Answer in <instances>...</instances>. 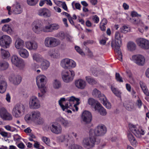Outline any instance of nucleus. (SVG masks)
<instances>
[{
    "instance_id": "f257e3e1",
    "label": "nucleus",
    "mask_w": 149,
    "mask_h": 149,
    "mask_svg": "<svg viewBox=\"0 0 149 149\" xmlns=\"http://www.w3.org/2000/svg\"><path fill=\"white\" fill-rule=\"evenodd\" d=\"M89 140L88 139L85 138L83 141L82 144L85 147L89 146L90 147H93L94 146L95 144H98L100 142V139L98 137H96L95 136L90 133Z\"/></svg>"
},
{
    "instance_id": "f03ea898",
    "label": "nucleus",
    "mask_w": 149,
    "mask_h": 149,
    "mask_svg": "<svg viewBox=\"0 0 149 149\" xmlns=\"http://www.w3.org/2000/svg\"><path fill=\"white\" fill-rule=\"evenodd\" d=\"M25 107L22 104H17L13 108L12 110L13 115L17 118L21 117L24 114Z\"/></svg>"
},
{
    "instance_id": "7ed1b4c3",
    "label": "nucleus",
    "mask_w": 149,
    "mask_h": 149,
    "mask_svg": "<svg viewBox=\"0 0 149 149\" xmlns=\"http://www.w3.org/2000/svg\"><path fill=\"white\" fill-rule=\"evenodd\" d=\"M107 130L106 126L104 125H99L94 130H91L89 133L93 136H101L104 135L107 132Z\"/></svg>"
},
{
    "instance_id": "20e7f679",
    "label": "nucleus",
    "mask_w": 149,
    "mask_h": 149,
    "mask_svg": "<svg viewBox=\"0 0 149 149\" xmlns=\"http://www.w3.org/2000/svg\"><path fill=\"white\" fill-rule=\"evenodd\" d=\"M45 45L47 47L51 48L56 47L60 43L59 40L54 37H48L45 40Z\"/></svg>"
},
{
    "instance_id": "39448f33",
    "label": "nucleus",
    "mask_w": 149,
    "mask_h": 149,
    "mask_svg": "<svg viewBox=\"0 0 149 149\" xmlns=\"http://www.w3.org/2000/svg\"><path fill=\"white\" fill-rule=\"evenodd\" d=\"M63 81L65 82L68 83L72 81L74 76V72L73 71L64 70L61 73Z\"/></svg>"
},
{
    "instance_id": "423d86ee",
    "label": "nucleus",
    "mask_w": 149,
    "mask_h": 149,
    "mask_svg": "<svg viewBox=\"0 0 149 149\" xmlns=\"http://www.w3.org/2000/svg\"><path fill=\"white\" fill-rule=\"evenodd\" d=\"M61 65L64 69H70L75 67L76 64L75 62L72 60L68 58H65L62 60Z\"/></svg>"
},
{
    "instance_id": "0eeeda50",
    "label": "nucleus",
    "mask_w": 149,
    "mask_h": 149,
    "mask_svg": "<svg viewBox=\"0 0 149 149\" xmlns=\"http://www.w3.org/2000/svg\"><path fill=\"white\" fill-rule=\"evenodd\" d=\"M11 42V39L8 36L3 35L0 38V45L4 48H8Z\"/></svg>"
},
{
    "instance_id": "6e6552de",
    "label": "nucleus",
    "mask_w": 149,
    "mask_h": 149,
    "mask_svg": "<svg viewBox=\"0 0 149 149\" xmlns=\"http://www.w3.org/2000/svg\"><path fill=\"white\" fill-rule=\"evenodd\" d=\"M131 60L137 65L140 66L143 65L145 62V59L144 57L140 54L132 56Z\"/></svg>"
},
{
    "instance_id": "1a4fd4ad",
    "label": "nucleus",
    "mask_w": 149,
    "mask_h": 149,
    "mask_svg": "<svg viewBox=\"0 0 149 149\" xmlns=\"http://www.w3.org/2000/svg\"><path fill=\"white\" fill-rule=\"evenodd\" d=\"M123 37L119 32H116L115 35V40L111 41V47L112 48L120 47L122 43L121 38Z\"/></svg>"
},
{
    "instance_id": "9d476101",
    "label": "nucleus",
    "mask_w": 149,
    "mask_h": 149,
    "mask_svg": "<svg viewBox=\"0 0 149 149\" xmlns=\"http://www.w3.org/2000/svg\"><path fill=\"white\" fill-rule=\"evenodd\" d=\"M11 61L13 64L20 69H22L25 66L23 60L16 55L12 56Z\"/></svg>"
},
{
    "instance_id": "9b49d317",
    "label": "nucleus",
    "mask_w": 149,
    "mask_h": 149,
    "mask_svg": "<svg viewBox=\"0 0 149 149\" xmlns=\"http://www.w3.org/2000/svg\"><path fill=\"white\" fill-rule=\"evenodd\" d=\"M29 104L30 108L33 109H38L40 106L39 100L36 97L34 96L30 98Z\"/></svg>"
},
{
    "instance_id": "f8f14e48",
    "label": "nucleus",
    "mask_w": 149,
    "mask_h": 149,
    "mask_svg": "<svg viewBox=\"0 0 149 149\" xmlns=\"http://www.w3.org/2000/svg\"><path fill=\"white\" fill-rule=\"evenodd\" d=\"M136 42L137 45L143 49H149V41L146 39L140 38L136 40Z\"/></svg>"
},
{
    "instance_id": "ddd939ff",
    "label": "nucleus",
    "mask_w": 149,
    "mask_h": 149,
    "mask_svg": "<svg viewBox=\"0 0 149 149\" xmlns=\"http://www.w3.org/2000/svg\"><path fill=\"white\" fill-rule=\"evenodd\" d=\"M81 118L85 124H88L91 121L92 116L91 113L88 111H85L82 113Z\"/></svg>"
},
{
    "instance_id": "4468645a",
    "label": "nucleus",
    "mask_w": 149,
    "mask_h": 149,
    "mask_svg": "<svg viewBox=\"0 0 149 149\" xmlns=\"http://www.w3.org/2000/svg\"><path fill=\"white\" fill-rule=\"evenodd\" d=\"M46 77L43 75H39L36 78L37 85L39 88L43 87L45 86L46 84L45 79Z\"/></svg>"
},
{
    "instance_id": "2eb2a0df",
    "label": "nucleus",
    "mask_w": 149,
    "mask_h": 149,
    "mask_svg": "<svg viewBox=\"0 0 149 149\" xmlns=\"http://www.w3.org/2000/svg\"><path fill=\"white\" fill-rule=\"evenodd\" d=\"M130 130L137 137L140 138L141 135H143L144 134V131L142 129H137L134 125H133L130 128Z\"/></svg>"
},
{
    "instance_id": "dca6fc26",
    "label": "nucleus",
    "mask_w": 149,
    "mask_h": 149,
    "mask_svg": "<svg viewBox=\"0 0 149 149\" xmlns=\"http://www.w3.org/2000/svg\"><path fill=\"white\" fill-rule=\"evenodd\" d=\"M38 14L39 15L43 16L45 18L50 17L51 13L49 10L45 8H41L38 10Z\"/></svg>"
},
{
    "instance_id": "f3484780",
    "label": "nucleus",
    "mask_w": 149,
    "mask_h": 149,
    "mask_svg": "<svg viewBox=\"0 0 149 149\" xmlns=\"http://www.w3.org/2000/svg\"><path fill=\"white\" fill-rule=\"evenodd\" d=\"M22 79V77L19 75H12L9 79L10 81L15 85L19 84L21 82Z\"/></svg>"
},
{
    "instance_id": "a211bd4d",
    "label": "nucleus",
    "mask_w": 149,
    "mask_h": 149,
    "mask_svg": "<svg viewBox=\"0 0 149 149\" xmlns=\"http://www.w3.org/2000/svg\"><path fill=\"white\" fill-rule=\"evenodd\" d=\"M57 121L65 128L70 127L72 125L71 121L65 120L62 117L58 118L57 119Z\"/></svg>"
},
{
    "instance_id": "6ab92c4d",
    "label": "nucleus",
    "mask_w": 149,
    "mask_h": 149,
    "mask_svg": "<svg viewBox=\"0 0 149 149\" xmlns=\"http://www.w3.org/2000/svg\"><path fill=\"white\" fill-rule=\"evenodd\" d=\"M12 10L13 13L15 14H20L22 12V8L20 4L17 2L13 6Z\"/></svg>"
},
{
    "instance_id": "aec40b11",
    "label": "nucleus",
    "mask_w": 149,
    "mask_h": 149,
    "mask_svg": "<svg viewBox=\"0 0 149 149\" xmlns=\"http://www.w3.org/2000/svg\"><path fill=\"white\" fill-rule=\"evenodd\" d=\"M51 131L56 134H61L62 132V127L60 125L52 124L50 127Z\"/></svg>"
},
{
    "instance_id": "412c9836",
    "label": "nucleus",
    "mask_w": 149,
    "mask_h": 149,
    "mask_svg": "<svg viewBox=\"0 0 149 149\" xmlns=\"http://www.w3.org/2000/svg\"><path fill=\"white\" fill-rule=\"evenodd\" d=\"M26 47L30 50H36L38 48V43L35 41H28L26 42Z\"/></svg>"
},
{
    "instance_id": "4be33fe9",
    "label": "nucleus",
    "mask_w": 149,
    "mask_h": 149,
    "mask_svg": "<svg viewBox=\"0 0 149 149\" xmlns=\"http://www.w3.org/2000/svg\"><path fill=\"white\" fill-rule=\"evenodd\" d=\"M95 109L97 110L100 114L102 116H105L107 114V112L106 109L102 106L100 103H97L95 106Z\"/></svg>"
},
{
    "instance_id": "5701e85b",
    "label": "nucleus",
    "mask_w": 149,
    "mask_h": 149,
    "mask_svg": "<svg viewBox=\"0 0 149 149\" xmlns=\"http://www.w3.org/2000/svg\"><path fill=\"white\" fill-rule=\"evenodd\" d=\"M75 84L78 88L83 89L86 86V83L84 81L81 79H79L75 81Z\"/></svg>"
},
{
    "instance_id": "b1692460",
    "label": "nucleus",
    "mask_w": 149,
    "mask_h": 149,
    "mask_svg": "<svg viewBox=\"0 0 149 149\" xmlns=\"http://www.w3.org/2000/svg\"><path fill=\"white\" fill-rule=\"evenodd\" d=\"M65 101V98L64 97H63L61 98L58 101L59 104L63 111H64L65 109H68V108L71 109V107H72V106L71 104L69 105V106L68 104V103L65 104V105H63L62 104V102Z\"/></svg>"
},
{
    "instance_id": "393cba45",
    "label": "nucleus",
    "mask_w": 149,
    "mask_h": 149,
    "mask_svg": "<svg viewBox=\"0 0 149 149\" xmlns=\"http://www.w3.org/2000/svg\"><path fill=\"white\" fill-rule=\"evenodd\" d=\"M15 46L18 49H21L24 46V41L19 38H17L15 43Z\"/></svg>"
},
{
    "instance_id": "a878e982",
    "label": "nucleus",
    "mask_w": 149,
    "mask_h": 149,
    "mask_svg": "<svg viewBox=\"0 0 149 149\" xmlns=\"http://www.w3.org/2000/svg\"><path fill=\"white\" fill-rule=\"evenodd\" d=\"M7 84L4 80H0V93H4L6 89Z\"/></svg>"
},
{
    "instance_id": "bb28decb",
    "label": "nucleus",
    "mask_w": 149,
    "mask_h": 149,
    "mask_svg": "<svg viewBox=\"0 0 149 149\" xmlns=\"http://www.w3.org/2000/svg\"><path fill=\"white\" fill-rule=\"evenodd\" d=\"M100 100L107 108L109 109L111 108V103L107 100L106 97L104 95L101 96V98H100Z\"/></svg>"
},
{
    "instance_id": "cd10ccee",
    "label": "nucleus",
    "mask_w": 149,
    "mask_h": 149,
    "mask_svg": "<svg viewBox=\"0 0 149 149\" xmlns=\"http://www.w3.org/2000/svg\"><path fill=\"white\" fill-rule=\"evenodd\" d=\"M19 54L20 56L24 58H27L29 56V53L26 49L22 48L19 51Z\"/></svg>"
},
{
    "instance_id": "c85d7f7f",
    "label": "nucleus",
    "mask_w": 149,
    "mask_h": 149,
    "mask_svg": "<svg viewBox=\"0 0 149 149\" xmlns=\"http://www.w3.org/2000/svg\"><path fill=\"white\" fill-rule=\"evenodd\" d=\"M31 113V120L35 121H37L39 119L40 116V113L39 112L37 111H34Z\"/></svg>"
},
{
    "instance_id": "c756f323",
    "label": "nucleus",
    "mask_w": 149,
    "mask_h": 149,
    "mask_svg": "<svg viewBox=\"0 0 149 149\" xmlns=\"http://www.w3.org/2000/svg\"><path fill=\"white\" fill-rule=\"evenodd\" d=\"M127 137L132 145L133 146H136L137 141L133 135L132 134L129 133L128 134Z\"/></svg>"
},
{
    "instance_id": "7c9ffc66",
    "label": "nucleus",
    "mask_w": 149,
    "mask_h": 149,
    "mask_svg": "<svg viewBox=\"0 0 149 149\" xmlns=\"http://www.w3.org/2000/svg\"><path fill=\"white\" fill-rule=\"evenodd\" d=\"M141 87L144 93L147 96L149 95L148 90L146 84L143 81L140 82Z\"/></svg>"
},
{
    "instance_id": "2f4dec72",
    "label": "nucleus",
    "mask_w": 149,
    "mask_h": 149,
    "mask_svg": "<svg viewBox=\"0 0 149 149\" xmlns=\"http://www.w3.org/2000/svg\"><path fill=\"white\" fill-rule=\"evenodd\" d=\"M127 20L132 24L137 25L139 24L141 20L139 17H128L127 18Z\"/></svg>"
},
{
    "instance_id": "473e14b6",
    "label": "nucleus",
    "mask_w": 149,
    "mask_h": 149,
    "mask_svg": "<svg viewBox=\"0 0 149 149\" xmlns=\"http://www.w3.org/2000/svg\"><path fill=\"white\" fill-rule=\"evenodd\" d=\"M8 64L6 61L3 60L0 61V70H6L8 68Z\"/></svg>"
},
{
    "instance_id": "72a5a7b5",
    "label": "nucleus",
    "mask_w": 149,
    "mask_h": 149,
    "mask_svg": "<svg viewBox=\"0 0 149 149\" xmlns=\"http://www.w3.org/2000/svg\"><path fill=\"white\" fill-rule=\"evenodd\" d=\"M2 29L3 31L7 32L9 34H11L13 32V30L10 26L7 24L4 25Z\"/></svg>"
},
{
    "instance_id": "f704fd0d",
    "label": "nucleus",
    "mask_w": 149,
    "mask_h": 149,
    "mask_svg": "<svg viewBox=\"0 0 149 149\" xmlns=\"http://www.w3.org/2000/svg\"><path fill=\"white\" fill-rule=\"evenodd\" d=\"M75 101H76V103L74 105V106H75L76 105H78L80 103L79 98H76L74 96H72L70 97L69 100L70 105L71 104H71L72 103L70 104V103H73V102Z\"/></svg>"
},
{
    "instance_id": "c9c22d12",
    "label": "nucleus",
    "mask_w": 149,
    "mask_h": 149,
    "mask_svg": "<svg viewBox=\"0 0 149 149\" xmlns=\"http://www.w3.org/2000/svg\"><path fill=\"white\" fill-rule=\"evenodd\" d=\"M111 88L113 93L116 96L119 97H121V93L120 90L113 86H111Z\"/></svg>"
},
{
    "instance_id": "e433bc0d",
    "label": "nucleus",
    "mask_w": 149,
    "mask_h": 149,
    "mask_svg": "<svg viewBox=\"0 0 149 149\" xmlns=\"http://www.w3.org/2000/svg\"><path fill=\"white\" fill-rule=\"evenodd\" d=\"M1 54L2 57L4 59H6L9 57L10 54L9 52L3 49H1Z\"/></svg>"
},
{
    "instance_id": "4c0bfd02",
    "label": "nucleus",
    "mask_w": 149,
    "mask_h": 149,
    "mask_svg": "<svg viewBox=\"0 0 149 149\" xmlns=\"http://www.w3.org/2000/svg\"><path fill=\"white\" fill-rule=\"evenodd\" d=\"M120 47H114L115 48L114 51L117 54L118 59L121 61H122L123 56L120 49Z\"/></svg>"
},
{
    "instance_id": "58836bf2",
    "label": "nucleus",
    "mask_w": 149,
    "mask_h": 149,
    "mask_svg": "<svg viewBox=\"0 0 149 149\" xmlns=\"http://www.w3.org/2000/svg\"><path fill=\"white\" fill-rule=\"evenodd\" d=\"M33 58L38 62H40L43 60L42 56L38 54H34L33 55Z\"/></svg>"
},
{
    "instance_id": "ea45409f",
    "label": "nucleus",
    "mask_w": 149,
    "mask_h": 149,
    "mask_svg": "<svg viewBox=\"0 0 149 149\" xmlns=\"http://www.w3.org/2000/svg\"><path fill=\"white\" fill-rule=\"evenodd\" d=\"M53 86L54 89H58L61 88V82L59 80L57 79H55L53 82Z\"/></svg>"
},
{
    "instance_id": "a19ab883",
    "label": "nucleus",
    "mask_w": 149,
    "mask_h": 149,
    "mask_svg": "<svg viewBox=\"0 0 149 149\" xmlns=\"http://www.w3.org/2000/svg\"><path fill=\"white\" fill-rule=\"evenodd\" d=\"M41 64V66L43 70H46L49 65V62L47 60H43Z\"/></svg>"
},
{
    "instance_id": "79ce46f5",
    "label": "nucleus",
    "mask_w": 149,
    "mask_h": 149,
    "mask_svg": "<svg viewBox=\"0 0 149 149\" xmlns=\"http://www.w3.org/2000/svg\"><path fill=\"white\" fill-rule=\"evenodd\" d=\"M128 49L130 51H134L136 48V45L133 42H130L128 43L127 45Z\"/></svg>"
},
{
    "instance_id": "37998d69",
    "label": "nucleus",
    "mask_w": 149,
    "mask_h": 149,
    "mask_svg": "<svg viewBox=\"0 0 149 149\" xmlns=\"http://www.w3.org/2000/svg\"><path fill=\"white\" fill-rule=\"evenodd\" d=\"M123 105L128 110L131 111L133 109V107L132 106V104L130 102L127 101L123 103Z\"/></svg>"
},
{
    "instance_id": "c03bdc74",
    "label": "nucleus",
    "mask_w": 149,
    "mask_h": 149,
    "mask_svg": "<svg viewBox=\"0 0 149 149\" xmlns=\"http://www.w3.org/2000/svg\"><path fill=\"white\" fill-rule=\"evenodd\" d=\"M8 112L5 109L2 108L0 109V117L3 120L5 118V116L6 115Z\"/></svg>"
},
{
    "instance_id": "a18cd8bd",
    "label": "nucleus",
    "mask_w": 149,
    "mask_h": 149,
    "mask_svg": "<svg viewBox=\"0 0 149 149\" xmlns=\"http://www.w3.org/2000/svg\"><path fill=\"white\" fill-rule=\"evenodd\" d=\"M42 22L40 20H36L35 21L32 23V27L36 26L41 27L42 26Z\"/></svg>"
},
{
    "instance_id": "49530a36",
    "label": "nucleus",
    "mask_w": 149,
    "mask_h": 149,
    "mask_svg": "<svg viewBox=\"0 0 149 149\" xmlns=\"http://www.w3.org/2000/svg\"><path fill=\"white\" fill-rule=\"evenodd\" d=\"M86 78L87 82L90 84H95L97 83V81L94 79L90 77H86Z\"/></svg>"
},
{
    "instance_id": "de8ad7c7",
    "label": "nucleus",
    "mask_w": 149,
    "mask_h": 149,
    "mask_svg": "<svg viewBox=\"0 0 149 149\" xmlns=\"http://www.w3.org/2000/svg\"><path fill=\"white\" fill-rule=\"evenodd\" d=\"M32 29L33 31L37 34H40L42 31V27L36 26L32 27Z\"/></svg>"
},
{
    "instance_id": "09e8293b",
    "label": "nucleus",
    "mask_w": 149,
    "mask_h": 149,
    "mask_svg": "<svg viewBox=\"0 0 149 149\" xmlns=\"http://www.w3.org/2000/svg\"><path fill=\"white\" fill-rule=\"evenodd\" d=\"M88 104L91 105V106L94 107L95 108V106L96 105V104L97 103H100L97 102L94 99L92 98H90L88 100Z\"/></svg>"
},
{
    "instance_id": "8fccbe9b",
    "label": "nucleus",
    "mask_w": 149,
    "mask_h": 149,
    "mask_svg": "<svg viewBox=\"0 0 149 149\" xmlns=\"http://www.w3.org/2000/svg\"><path fill=\"white\" fill-rule=\"evenodd\" d=\"M92 94L93 96H98L100 100V98H101V96H102L103 94H101L100 91L97 90V89L95 88L94 89L92 92Z\"/></svg>"
},
{
    "instance_id": "3c124183",
    "label": "nucleus",
    "mask_w": 149,
    "mask_h": 149,
    "mask_svg": "<svg viewBox=\"0 0 149 149\" xmlns=\"http://www.w3.org/2000/svg\"><path fill=\"white\" fill-rule=\"evenodd\" d=\"M42 31L44 32H52L51 24L46 25L42 27Z\"/></svg>"
},
{
    "instance_id": "603ef678",
    "label": "nucleus",
    "mask_w": 149,
    "mask_h": 149,
    "mask_svg": "<svg viewBox=\"0 0 149 149\" xmlns=\"http://www.w3.org/2000/svg\"><path fill=\"white\" fill-rule=\"evenodd\" d=\"M54 3L56 4L57 5L59 6L58 3H62V6L63 8L65 10L67 11L68 12V8L66 5L65 2H62L61 1H57L56 2L54 1Z\"/></svg>"
},
{
    "instance_id": "864d4df0",
    "label": "nucleus",
    "mask_w": 149,
    "mask_h": 149,
    "mask_svg": "<svg viewBox=\"0 0 149 149\" xmlns=\"http://www.w3.org/2000/svg\"><path fill=\"white\" fill-rule=\"evenodd\" d=\"M115 79L117 81L119 82H123L122 78L120 76V74L119 73H116Z\"/></svg>"
},
{
    "instance_id": "5fc2aeb1",
    "label": "nucleus",
    "mask_w": 149,
    "mask_h": 149,
    "mask_svg": "<svg viewBox=\"0 0 149 149\" xmlns=\"http://www.w3.org/2000/svg\"><path fill=\"white\" fill-rule=\"evenodd\" d=\"M51 26L52 32L54 30H58L60 27L59 25L58 24H51Z\"/></svg>"
},
{
    "instance_id": "6e6d98bb",
    "label": "nucleus",
    "mask_w": 149,
    "mask_h": 149,
    "mask_svg": "<svg viewBox=\"0 0 149 149\" xmlns=\"http://www.w3.org/2000/svg\"><path fill=\"white\" fill-rule=\"evenodd\" d=\"M27 4L31 6L35 5L37 3L38 1L37 0H27Z\"/></svg>"
},
{
    "instance_id": "4d7b16f0",
    "label": "nucleus",
    "mask_w": 149,
    "mask_h": 149,
    "mask_svg": "<svg viewBox=\"0 0 149 149\" xmlns=\"http://www.w3.org/2000/svg\"><path fill=\"white\" fill-rule=\"evenodd\" d=\"M120 29L121 32L123 33H126L130 30V29L126 26H124L120 28Z\"/></svg>"
},
{
    "instance_id": "13d9d810",
    "label": "nucleus",
    "mask_w": 149,
    "mask_h": 149,
    "mask_svg": "<svg viewBox=\"0 0 149 149\" xmlns=\"http://www.w3.org/2000/svg\"><path fill=\"white\" fill-rule=\"evenodd\" d=\"M48 54L52 58H56V54L54 49L49 50L48 52Z\"/></svg>"
},
{
    "instance_id": "bf43d9fd",
    "label": "nucleus",
    "mask_w": 149,
    "mask_h": 149,
    "mask_svg": "<svg viewBox=\"0 0 149 149\" xmlns=\"http://www.w3.org/2000/svg\"><path fill=\"white\" fill-rule=\"evenodd\" d=\"M69 149H83L80 146L76 144L71 145L69 147Z\"/></svg>"
},
{
    "instance_id": "052dcab7",
    "label": "nucleus",
    "mask_w": 149,
    "mask_h": 149,
    "mask_svg": "<svg viewBox=\"0 0 149 149\" xmlns=\"http://www.w3.org/2000/svg\"><path fill=\"white\" fill-rule=\"evenodd\" d=\"M13 119L12 116L8 112L5 116V118H3V120H10Z\"/></svg>"
},
{
    "instance_id": "680f3d73",
    "label": "nucleus",
    "mask_w": 149,
    "mask_h": 149,
    "mask_svg": "<svg viewBox=\"0 0 149 149\" xmlns=\"http://www.w3.org/2000/svg\"><path fill=\"white\" fill-rule=\"evenodd\" d=\"M13 119L12 116L8 112L5 116V118H3V120H10Z\"/></svg>"
},
{
    "instance_id": "e2e57ef3",
    "label": "nucleus",
    "mask_w": 149,
    "mask_h": 149,
    "mask_svg": "<svg viewBox=\"0 0 149 149\" xmlns=\"http://www.w3.org/2000/svg\"><path fill=\"white\" fill-rule=\"evenodd\" d=\"M131 15L132 16L131 17H140L141 16V15L138 14L135 11H132L131 13Z\"/></svg>"
},
{
    "instance_id": "0e129e2a",
    "label": "nucleus",
    "mask_w": 149,
    "mask_h": 149,
    "mask_svg": "<svg viewBox=\"0 0 149 149\" xmlns=\"http://www.w3.org/2000/svg\"><path fill=\"white\" fill-rule=\"evenodd\" d=\"M57 36L61 40H63L65 38V34L63 32H59L57 34Z\"/></svg>"
},
{
    "instance_id": "69168bd1",
    "label": "nucleus",
    "mask_w": 149,
    "mask_h": 149,
    "mask_svg": "<svg viewBox=\"0 0 149 149\" xmlns=\"http://www.w3.org/2000/svg\"><path fill=\"white\" fill-rule=\"evenodd\" d=\"M75 49L76 51L81 55L84 54V53L82 50L78 46H75Z\"/></svg>"
},
{
    "instance_id": "338daca9",
    "label": "nucleus",
    "mask_w": 149,
    "mask_h": 149,
    "mask_svg": "<svg viewBox=\"0 0 149 149\" xmlns=\"http://www.w3.org/2000/svg\"><path fill=\"white\" fill-rule=\"evenodd\" d=\"M65 139V135H62L59 137L58 140L60 142H63L66 141V140Z\"/></svg>"
},
{
    "instance_id": "774afa93",
    "label": "nucleus",
    "mask_w": 149,
    "mask_h": 149,
    "mask_svg": "<svg viewBox=\"0 0 149 149\" xmlns=\"http://www.w3.org/2000/svg\"><path fill=\"white\" fill-rule=\"evenodd\" d=\"M43 141L47 145H48L49 143V139L45 137H43L42 138Z\"/></svg>"
}]
</instances>
